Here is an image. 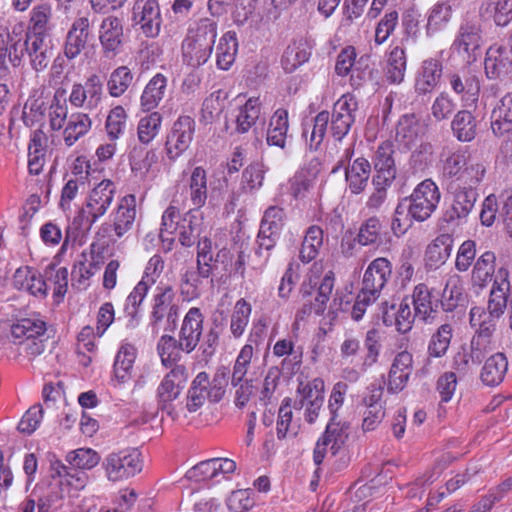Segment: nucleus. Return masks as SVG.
Listing matches in <instances>:
<instances>
[{"mask_svg": "<svg viewBox=\"0 0 512 512\" xmlns=\"http://www.w3.org/2000/svg\"><path fill=\"white\" fill-rule=\"evenodd\" d=\"M357 111V98L346 93L334 103L331 114L323 110L313 118L311 125L304 124L302 137L305 138L310 150H317L320 147L329 124L333 138L341 141L354 124Z\"/></svg>", "mask_w": 512, "mask_h": 512, "instance_id": "f257e3e1", "label": "nucleus"}, {"mask_svg": "<svg viewBox=\"0 0 512 512\" xmlns=\"http://www.w3.org/2000/svg\"><path fill=\"white\" fill-rule=\"evenodd\" d=\"M217 37V23L209 18L201 19L190 28L182 43L183 61L191 67L205 64L211 56Z\"/></svg>", "mask_w": 512, "mask_h": 512, "instance_id": "f03ea898", "label": "nucleus"}, {"mask_svg": "<svg viewBox=\"0 0 512 512\" xmlns=\"http://www.w3.org/2000/svg\"><path fill=\"white\" fill-rule=\"evenodd\" d=\"M180 306L173 287L160 282L153 294L150 326L152 332L158 334L162 328L165 332H173L178 325Z\"/></svg>", "mask_w": 512, "mask_h": 512, "instance_id": "7ed1b4c3", "label": "nucleus"}, {"mask_svg": "<svg viewBox=\"0 0 512 512\" xmlns=\"http://www.w3.org/2000/svg\"><path fill=\"white\" fill-rule=\"evenodd\" d=\"M228 385L227 369H219L214 374L212 380L206 372H200L193 379L186 397V409L190 412H196L206 402L217 403L222 400Z\"/></svg>", "mask_w": 512, "mask_h": 512, "instance_id": "20e7f679", "label": "nucleus"}, {"mask_svg": "<svg viewBox=\"0 0 512 512\" xmlns=\"http://www.w3.org/2000/svg\"><path fill=\"white\" fill-rule=\"evenodd\" d=\"M483 43L481 20L477 16L465 17L458 27L451 50L465 63L471 64L481 56Z\"/></svg>", "mask_w": 512, "mask_h": 512, "instance_id": "39448f33", "label": "nucleus"}, {"mask_svg": "<svg viewBox=\"0 0 512 512\" xmlns=\"http://www.w3.org/2000/svg\"><path fill=\"white\" fill-rule=\"evenodd\" d=\"M440 197L438 186L431 179H426L416 186L409 197L400 201V213L408 211L411 219L423 222L436 210Z\"/></svg>", "mask_w": 512, "mask_h": 512, "instance_id": "423d86ee", "label": "nucleus"}, {"mask_svg": "<svg viewBox=\"0 0 512 512\" xmlns=\"http://www.w3.org/2000/svg\"><path fill=\"white\" fill-rule=\"evenodd\" d=\"M46 330V323L42 319L23 318L11 326L12 341L16 345H22L27 356L35 358L45 350Z\"/></svg>", "mask_w": 512, "mask_h": 512, "instance_id": "0eeeda50", "label": "nucleus"}, {"mask_svg": "<svg viewBox=\"0 0 512 512\" xmlns=\"http://www.w3.org/2000/svg\"><path fill=\"white\" fill-rule=\"evenodd\" d=\"M354 155V145L345 148L340 155L336 165L332 168L331 173H337L342 167L345 169V179L351 193L360 194L367 187L371 174L370 162L364 158H356L351 164Z\"/></svg>", "mask_w": 512, "mask_h": 512, "instance_id": "6e6552de", "label": "nucleus"}, {"mask_svg": "<svg viewBox=\"0 0 512 512\" xmlns=\"http://www.w3.org/2000/svg\"><path fill=\"white\" fill-rule=\"evenodd\" d=\"M103 468L109 481L117 482L134 477L142 470L140 453L136 449H123L108 454Z\"/></svg>", "mask_w": 512, "mask_h": 512, "instance_id": "1a4fd4ad", "label": "nucleus"}, {"mask_svg": "<svg viewBox=\"0 0 512 512\" xmlns=\"http://www.w3.org/2000/svg\"><path fill=\"white\" fill-rule=\"evenodd\" d=\"M447 190L451 194V203L443 214V220L448 224L463 225L474 209L478 192L460 185H448Z\"/></svg>", "mask_w": 512, "mask_h": 512, "instance_id": "9d476101", "label": "nucleus"}, {"mask_svg": "<svg viewBox=\"0 0 512 512\" xmlns=\"http://www.w3.org/2000/svg\"><path fill=\"white\" fill-rule=\"evenodd\" d=\"M349 429V423L337 421L336 417H330L324 434L318 439L314 448L313 460L316 465L323 462L328 450L332 455L338 453L348 439Z\"/></svg>", "mask_w": 512, "mask_h": 512, "instance_id": "9b49d317", "label": "nucleus"}, {"mask_svg": "<svg viewBox=\"0 0 512 512\" xmlns=\"http://www.w3.org/2000/svg\"><path fill=\"white\" fill-rule=\"evenodd\" d=\"M188 374L184 365H175L168 372L159 384L156 397L159 407L167 411L170 416H174L172 402L181 394L187 381Z\"/></svg>", "mask_w": 512, "mask_h": 512, "instance_id": "f8f14e48", "label": "nucleus"}, {"mask_svg": "<svg viewBox=\"0 0 512 512\" xmlns=\"http://www.w3.org/2000/svg\"><path fill=\"white\" fill-rule=\"evenodd\" d=\"M195 133V121L190 116H180L173 124L167 135L165 150L168 158L176 160L186 151Z\"/></svg>", "mask_w": 512, "mask_h": 512, "instance_id": "ddd939ff", "label": "nucleus"}, {"mask_svg": "<svg viewBox=\"0 0 512 512\" xmlns=\"http://www.w3.org/2000/svg\"><path fill=\"white\" fill-rule=\"evenodd\" d=\"M136 197L129 194L121 198L116 210L112 213V224L104 223L99 228V233H108L112 229L117 238H122L133 229L136 220Z\"/></svg>", "mask_w": 512, "mask_h": 512, "instance_id": "4468645a", "label": "nucleus"}, {"mask_svg": "<svg viewBox=\"0 0 512 512\" xmlns=\"http://www.w3.org/2000/svg\"><path fill=\"white\" fill-rule=\"evenodd\" d=\"M98 38L104 56L115 57L120 53L124 41L122 20L113 15L104 17L99 26Z\"/></svg>", "mask_w": 512, "mask_h": 512, "instance_id": "2eb2a0df", "label": "nucleus"}, {"mask_svg": "<svg viewBox=\"0 0 512 512\" xmlns=\"http://www.w3.org/2000/svg\"><path fill=\"white\" fill-rule=\"evenodd\" d=\"M133 21L146 37L158 36L162 17L157 0L137 1L133 6Z\"/></svg>", "mask_w": 512, "mask_h": 512, "instance_id": "dca6fc26", "label": "nucleus"}, {"mask_svg": "<svg viewBox=\"0 0 512 512\" xmlns=\"http://www.w3.org/2000/svg\"><path fill=\"white\" fill-rule=\"evenodd\" d=\"M391 276V262L385 257H378L365 270L360 291L378 299Z\"/></svg>", "mask_w": 512, "mask_h": 512, "instance_id": "f3484780", "label": "nucleus"}, {"mask_svg": "<svg viewBox=\"0 0 512 512\" xmlns=\"http://www.w3.org/2000/svg\"><path fill=\"white\" fill-rule=\"evenodd\" d=\"M485 73L489 79L504 81L512 77V46H492L486 52Z\"/></svg>", "mask_w": 512, "mask_h": 512, "instance_id": "a211bd4d", "label": "nucleus"}, {"mask_svg": "<svg viewBox=\"0 0 512 512\" xmlns=\"http://www.w3.org/2000/svg\"><path fill=\"white\" fill-rule=\"evenodd\" d=\"M204 316L198 307H191L185 314L178 338L182 352L191 353L199 344L203 334Z\"/></svg>", "mask_w": 512, "mask_h": 512, "instance_id": "6ab92c4d", "label": "nucleus"}, {"mask_svg": "<svg viewBox=\"0 0 512 512\" xmlns=\"http://www.w3.org/2000/svg\"><path fill=\"white\" fill-rule=\"evenodd\" d=\"M412 299L418 320L425 324H433L438 320L440 300L426 284L420 283L414 287Z\"/></svg>", "mask_w": 512, "mask_h": 512, "instance_id": "aec40b11", "label": "nucleus"}, {"mask_svg": "<svg viewBox=\"0 0 512 512\" xmlns=\"http://www.w3.org/2000/svg\"><path fill=\"white\" fill-rule=\"evenodd\" d=\"M90 26L86 16L76 18L71 24L63 44V53L68 60L76 59L86 48L91 37Z\"/></svg>", "mask_w": 512, "mask_h": 512, "instance_id": "412c9836", "label": "nucleus"}, {"mask_svg": "<svg viewBox=\"0 0 512 512\" xmlns=\"http://www.w3.org/2000/svg\"><path fill=\"white\" fill-rule=\"evenodd\" d=\"M22 44L20 61L22 62L24 53H26L34 70H44L52 57V47L49 45L47 37L26 33Z\"/></svg>", "mask_w": 512, "mask_h": 512, "instance_id": "4be33fe9", "label": "nucleus"}, {"mask_svg": "<svg viewBox=\"0 0 512 512\" xmlns=\"http://www.w3.org/2000/svg\"><path fill=\"white\" fill-rule=\"evenodd\" d=\"M116 193V185L111 180L105 179L98 183L89 193L85 202V212L99 220L106 214Z\"/></svg>", "mask_w": 512, "mask_h": 512, "instance_id": "5701e85b", "label": "nucleus"}, {"mask_svg": "<svg viewBox=\"0 0 512 512\" xmlns=\"http://www.w3.org/2000/svg\"><path fill=\"white\" fill-rule=\"evenodd\" d=\"M393 154L394 149L391 142L385 141L378 146L373 160L375 175L372 182L377 185L392 184L397 173Z\"/></svg>", "mask_w": 512, "mask_h": 512, "instance_id": "b1692460", "label": "nucleus"}, {"mask_svg": "<svg viewBox=\"0 0 512 512\" xmlns=\"http://www.w3.org/2000/svg\"><path fill=\"white\" fill-rule=\"evenodd\" d=\"M413 357L407 351L398 353L388 373L387 391L391 394L401 392L407 385L412 373Z\"/></svg>", "mask_w": 512, "mask_h": 512, "instance_id": "393cba45", "label": "nucleus"}, {"mask_svg": "<svg viewBox=\"0 0 512 512\" xmlns=\"http://www.w3.org/2000/svg\"><path fill=\"white\" fill-rule=\"evenodd\" d=\"M22 37L16 33L0 34V79L10 74L9 63L13 67L21 64L20 54L22 48Z\"/></svg>", "mask_w": 512, "mask_h": 512, "instance_id": "a878e982", "label": "nucleus"}, {"mask_svg": "<svg viewBox=\"0 0 512 512\" xmlns=\"http://www.w3.org/2000/svg\"><path fill=\"white\" fill-rule=\"evenodd\" d=\"M469 158L467 150L462 147L443 151L441 177L447 183V186L460 185L457 181L461 175V170L467 165Z\"/></svg>", "mask_w": 512, "mask_h": 512, "instance_id": "bb28decb", "label": "nucleus"}, {"mask_svg": "<svg viewBox=\"0 0 512 512\" xmlns=\"http://www.w3.org/2000/svg\"><path fill=\"white\" fill-rule=\"evenodd\" d=\"M451 89L461 97L465 106L476 104L480 94V81L470 73H453L448 76Z\"/></svg>", "mask_w": 512, "mask_h": 512, "instance_id": "cd10ccee", "label": "nucleus"}, {"mask_svg": "<svg viewBox=\"0 0 512 512\" xmlns=\"http://www.w3.org/2000/svg\"><path fill=\"white\" fill-rule=\"evenodd\" d=\"M510 290L509 272L501 267L495 275L490 297L488 301V311L495 318H499L507 306V294Z\"/></svg>", "mask_w": 512, "mask_h": 512, "instance_id": "c85d7f7f", "label": "nucleus"}, {"mask_svg": "<svg viewBox=\"0 0 512 512\" xmlns=\"http://www.w3.org/2000/svg\"><path fill=\"white\" fill-rule=\"evenodd\" d=\"M443 71L442 62L436 58L425 59L419 68L415 79V91L427 94L438 85Z\"/></svg>", "mask_w": 512, "mask_h": 512, "instance_id": "c756f323", "label": "nucleus"}, {"mask_svg": "<svg viewBox=\"0 0 512 512\" xmlns=\"http://www.w3.org/2000/svg\"><path fill=\"white\" fill-rule=\"evenodd\" d=\"M13 285L18 290H23L33 296L44 298L47 295V284L40 273L24 266L18 268L13 276Z\"/></svg>", "mask_w": 512, "mask_h": 512, "instance_id": "7c9ffc66", "label": "nucleus"}, {"mask_svg": "<svg viewBox=\"0 0 512 512\" xmlns=\"http://www.w3.org/2000/svg\"><path fill=\"white\" fill-rule=\"evenodd\" d=\"M496 256L491 251L484 252L474 263L471 285L479 293L492 281L495 274Z\"/></svg>", "mask_w": 512, "mask_h": 512, "instance_id": "2f4dec72", "label": "nucleus"}, {"mask_svg": "<svg viewBox=\"0 0 512 512\" xmlns=\"http://www.w3.org/2000/svg\"><path fill=\"white\" fill-rule=\"evenodd\" d=\"M492 132L497 137L512 133V93L503 96L491 114Z\"/></svg>", "mask_w": 512, "mask_h": 512, "instance_id": "473e14b6", "label": "nucleus"}, {"mask_svg": "<svg viewBox=\"0 0 512 512\" xmlns=\"http://www.w3.org/2000/svg\"><path fill=\"white\" fill-rule=\"evenodd\" d=\"M179 242L184 247L193 246L202 237L203 217L199 209H190L179 226Z\"/></svg>", "mask_w": 512, "mask_h": 512, "instance_id": "72a5a7b5", "label": "nucleus"}, {"mask_svg": "<svg viewBox=\"0 0 512 512\" xmlns=\"http://www.w3.org/2000/svg\"><path fill=\"white\" fill-rule=\"evenodd\" d=\"M53 8L48 2H42L35 5L30 11L28 29L26 33L41 36H49L53 30Z\"/></svg>", "mask_w": 512, "mask_h": 512, "instance_id": "f704fd0d", "label": "nucleus"}, {"mask_svg": "<svg viewBox=\"0 0 512 512\" xmlns=\"http://www.w3.org/2000/svg\"><path fill=\"white\" fill-rule=\"evenodd\" d=\"M508 370V360L503 353H495L484 363L480 379L482 383L489 387L498 386L503 382Z\"/></svg>", "mask_w": 512, "mask_h": 512, "instance_id": "c9c22d12", "label": "nucleus"}, {"mask_svg": "<svg viewBox=\"0 0 512 512\" xmlns=\"http://www.w3.org/2000/svg\"><path fill=\"white\" fill-rule=\"evenodd\" d=\"M50 471L54 481L58 479L59 484L65 483L75 490H82L88 482V475L84 471L66 466L60 460L51 461Z\"/></svg>", "mask_w": 512, "mask_h": 512, "instance_id": "e433bc0d", "label": "nucleus"}, {"mask_svg": "<svg viewBox=\"0 0 512 512\" xmlns=\"http://www.w3.org/2000/svg\"><path fill=\"white\" fill-rule=\"evenodd\" d=\"M167 90V78L157 73L145 86L141 98L140 105L143 111H152L158 107L163 100Z\"/></svg>", "mask_w": 512, "mask_h": 512, "instance_id": "4c0bfd02", "label": "nucleus"}, {"mask_svg": "<svg viewBox=\"0 0 512 512\" xmlns=\"http://www.w3.org/2000/svg\"><path fill=\"white\" fill-rule=\"evenodd\" d=\"M453 7L450 0L439 1L427 13L426 35L431 37L445 29L451 21Z\"/></svg>", "mask_w": 512, "mask_h": 512, "instance_id": "58836bf2", "label": "nucleus"}, {"mask_svg": "<svg viewBox=\"0 0 512 512\" xmlns=\"http://www.w3.org/2000/svg\"><path fill=\"white\" fill-rule=\"evenodd\" d=\"M288 129V111L282 108L277 109L270 118L266 137L267 144L269 146H276L284 149L286 146Z\"/></svg>", "mask_w": 512, "mask_h": 512, "instance_id": "ea45409f", "label": "nucleus"}, {"mask_svg": "<svg viewBox=\"0 0 512 512\" xmlns=\"http://www.w3.org/2000/svg\"><path fill=\"white\" fill-rule=\"evenodd\" d=\"M149 287L146 281H140L127 296L124 304V313L128 318L127 327L134 329L138 326L141 318L140 306L142 305Z\"/></svg>", "mask_w": 512, "mask_h": 512, "instance_id": "a19ab883", "label": "nucleus"}, {"mask_svg": "<svg viewBox=\"0 0 512 512\" xmlns=\"http://www.w3.org/2000/svg\"><path fill=\"white\" fill-rule=\"evenodd\" d=\"M135 358L136 348L129 343H123L116 354L113 365L114 376L119 383L122 384L131 379Z\"/></svg>", "mask_w": 512, "mask_h": 512, "instance_id": "79ce46f5", "label": "nucleus"}, {"mask_svg": "<svg viewBox=\"0 0 512 512\" xmlns=\"http://www.w3.org/2000/svg\"><path fill=\"white\" fill-rule=\"evenodd\" d=\"M422 133V126L414 114H405L400 117L396 126V141L410 148Z\"/></svg>", "mask_w": 512, "mask_h": 512, "instance_id": "37998d69", "label": "nucleus"}, {"mask_svg": "<svg viewBox=\"0 0 512 512\" xmlns=\"http://www.w3.org/2000/svg\"><path fill=\"white\" fill-rule=\"evenodd\" d=\"M451 130L458 141L471 142L477 135L475 116L468 110L458 111L451 122Z\"/></svg>", "mask_w": 512, "mask_h": 512, "instance_id": "c03bdc74", "label": "nucleus"}, {"mask_svg": "<svg viewBox=\"0 0 512 512\" xmlns=\"http://www.w3.org/2000/svg\"><path fill=\"white\" fill-rule=\"evenodd\" d=\"M261 115V101L259 97H251L239 108L235 119V132L247 133L254 126Z\"/></svg>", "mask_w": 512, "mask_h": 512, "instance_id": "a18cd8bd", "label": "nucleus"}, {"mask_svg": "<svg viewBox=\"0 0 512 512\" xmlns=\"http://www.w3.org/2000/svg\"><path fill=\"white\" fill-rule=\"evenodd\" d=\"M311 56V48L306 41H297L288 45L285 49L281 63L287 73L294 72L302 64L306 63Z\"/></svg>", "mask_w": 512, "mask_h": 512, "instance_id": "49530a36", "label": "nucleus"}, {"mask_svg": "<svg viewBox=\"0 0 512 512\" xmlns=\"http://www.w3.org/2000/svg\"><path fill=\"white\" fill-rule=\"evenodd\" d=\"M92 126V120L85 113H74L70 116L63 131V139L67 146L74 145L80 138L84 137Z\"/></svg>", "mask_w": 512, "mask_h": 512, "instance_id": "de8ad7c7", "label": "nucleus"}, {"mask_svg": "<svg viewBox=\"0 0 512 512\" xmlns=\"http://www.w3.org/2000/svg\"><path fill=\"white\" fill-rule=\"evenodd\" d=\"M452 237L449 234L438 236L426 250V261L430 267H439L449 258L452 251Z\"/></svg>", "mask_w": 512, "mask_h": 512, "instance_id": "09e8293b", "label": "nucleus"}, {"mask_svg": "<svg viewBox=\"0 0 512 512\" xmlns=\"http://www.w3.org/2000/svg\"><path fill=\"white\" fill-rule=\"evenodd\" d=\"M488 164L479 159L469 158L467 165L461 170V175L457 181L460 187H470L477 190L485 179Z\"/></svg>", "mask_w": 512, "mask_h": 512, "instance_id": "8fccbe9b", "label": "nucleus"}, {"mask_svg": "<svg viewBox=\"0 0 512 512\" xmlns=\"http://www.w3.org/2000/svg\"><path fill=\"white\" fill-rule=\"evenodd\" d=\"M238 49L236 33L226 32L219 40L216 50L217 66L222 70H228L235 61Z\"/></svg>", "mask_w": 512, "mask_h": 512, "instance_id": "3c124183", "label": "nucleus"}, {"mask_svg": "<svg viewBox=\"0 0 512 512\" xmlns=\"http://www.w3.org/2000/svg\"><path fill=\"white\" fill-rule=\"evenodd\" d=\"M481 12L492 17L497 26L505 27L512 21V0H484Z\"/></svg>", "mask_w": 512, "mask_h": 512, "instance_id": "603ef678", "label": "nucleus"}, {"mask_svg": "<svg viewBox=\"0 0 512 512\" xmlns=\"http://www.w3.org/2000/svg\"><path fill=\"white\" fill-rule=\"evenodd\" d=\"M406 64L404 48L400 46L392 48L388 55L385 69L387 80L393 84L401 83L405 76Z\"/></svg>", "mask_w": 512, "mask_h": 512, "instance_id": "864d4df0", "label": "nucleus"}, {"mask_svg": "<svg viewBox=\"0 0 512 512\" xmlns=\"http://www.w3.org/2000/svg\"><path fill=\"white\" fill-rule=\"evenodd\" d=\"M323 245V230L316 225L310 226L302 241L299 258L304 263H309L314 260L319 249Z\"/></svg>", "mask_w": 512, "mask_h": 512, "instance_id": "5fc2aeb1", "label": "nucleus"}, {"mask_svg": "<svg viewBox=\"0 0 512 512\" xmlns=\"http://www.w3.org/2000/svg\"><path fill=\"white\" fill-rule=\"evenodd\" d=\"M463 298V285L458 275L448 277L441 294L440 305L446 312H452Z\"/></svg>", "mask_w": 512, "mask_h": 512, "instance_id": "6e6d98bb", "label": "nucleus"}, {"mask_svg": "<svg viewBox=\"0 0 512 512\" xmlns=\"http://www.w3.org/2000/svg\"><path fill=\"white\" fill-rule=\"evenodd\" d=\"M190 197L193 205L199 209L207 200V174L206 171L198 166L195 167L189 179Z\"/></svg>", "mask_w": 512, "mask_h": 512, "instance_id": "4d7b16f0", "label": "nucleus"}, {"mask_svg": "<svg viewBox=\"0 0 512 512\" xmlns=\"http://www.w3.org/2000/svg\"><path fill=\"white\" fill-rule=\"evenodd\" d=\"M133 79L134 76L129 67H117L111 72L107 80L108 93L115 98L122 96L132 85Z\"/></svg>", "mask_w": 512, "mask_h": 512, "instance_id": "13d9d810", "label": "nucleus"}, {"mask_svg": "<svg viewBox=\"0 0 512 512\" xmlns=\"http://www.w3.org/2000/svg\"><path fill=\"white\" fill-rule=\"evenodd\" d=\"M453 336V328L450 324L440 325L431 335L428 344V354L435 358L443 357L450 346Z\"/></svg>", "mask_w": 512, "mask_h": 512, "instance_id": "bf43d9fd", "label": "nucleus"}, {"mask_svg": "<svg viewBox=\"0 0 512 512\" xmlns=\"http://www.w3.org/2000/svg\"><path fill=\"white\" fill-rule=\"evenodd\" d=\"M162 120V115L156 111L142 117L137 126L139 142L144 145L151 143L160 131Z\"/></svg>", "mask_w": 512, "mask_h": 512, "instance_id": "052dcab7", "label": "nucleus"}, {"mask_svg": "<svg viewBox=\"0 0 512 512\" xmlns=\"http://www.w3.org/2000/svg\"><path fill=\"white\" fill-rule=\"evenodd\" d=\"M251 312L252 307L244 298L235 303L230 320V331L234 338H240L244 334Z\"/></svg>", "mask_w": 512, "mask_h": 512, "instance_id": "680f3d73", "label": "nucleus"}, {"mask_svg": "<svg viewBox=\"0 0 512 512\" xmlns=\"http://www.w3.org/2000/svg\"><path fill=\"white\" fill-rule=\"evenodd\" d=\"M179 338L165 334L160 337L157 343V352L165 367L173 366L180 359Z\"/></svg>", "mask_w": 512, "mask_h": 512, "instance_id": "e2e57ef3", "label": "nucleus"}, {"mask_svg": "<svg viewBox=\"0 0 512 512\" xmlns=\"http://www.w3.org/2000/svg\"><path fill=\"white\" fill-rule=\"evenodd\" d=\"M382 228V223L378 217H370L361 224L355 240L361 246L377 244L381 241Z\"/></svg>", "mask_w": 512, "mask_h": 512, "instance_id": "0e129e2a", "label": "nucleus"}, {"mask_svg": "<svg viewBox=\"0 0 512 512\" xmlns=\"http://www.w3.org/2000/svg\"><path fill=\"white\" fill-rule=\"evenodd\" d=\"M100 457L96 451L90 448H79L70 451L66 455V461L72 468L78 470H90L99 463Z\"/></svg>", "mask_w": 512, "mask_h": 512, "instance_id": "69168bd1", "label": "nucleus"}, {"mask_svg": "<svg viewBox=\"0 0 512 512\" xmlns=\"http://www.w3.org/2000/svg\"><path fill=\"white\" fill-rule=\"evenodd\" d=\"M182 216L177 207L170 205L166 208L162 215V222L160 228V238L163 242L168 241L170 244L173 242V234L179 229L182 222Z\"/></svg>", "mask_w": 512, "mask_h": 512, "instance_id": "338daca9", "label": "nucleus"}, {"mask_svg": "<svg viewBox=\"0 0 512 512\" xmlns=\"http://www.w3.org/2000/svg\"><path fill=\"white\" fill-rule=\"evenodd\" d=\"M127 124V113L122 106H116L112 108L105 122V129L107 135L111 141H115L120 138L124 133Z\"/></svg>", "mask_w": 512, "mask_h": 512, "instance_id": "774afa93", "label": "nucleus"}]
</instances>
